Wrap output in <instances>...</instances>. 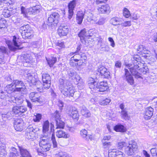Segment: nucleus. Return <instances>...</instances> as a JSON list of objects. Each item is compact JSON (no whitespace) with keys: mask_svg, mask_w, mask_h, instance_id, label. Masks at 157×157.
<instances>
[{"mask_svg":"<svg viewBox=\"0 0 157 157\" xmlns=\"http://www.w3.org/2000/svg\"><path fill=\"white\" fill-rule=\"evenodd\" d=\"M140 58L137 55L135 56L132 59L133 64H126V67L129 69L132 75L136 78H140V67L143 66V63L140 62Z\"/></svg>","mask_w":157,"mask_h":157,"instance_id":"f257e3e1","label":"nucleus"},{"mask_svg":"<svg viewBox=\"0 0 157 157\" xmlns=\"http://www.w3.org/2000/svg\"><path fill=\"white\" fill-rule=\"evenodd\" d=\"M5 89L8 94H10L14 91H17L25 94L27 92L26 86L23 82L18 80H13L11 84L7 85Z\"/></svg>","mask_w":157,"mask_h":157,"instance_id":"f03ea898","label":"nucleus"},{"mask_svg":"<svg viewBox=\"0 0 157 157\" xmlns=\"http://www.w3.org/2000/svg\"><path fill=\"white\" fill-rule=\"evenodd\" d=\"M59 81V88L61 92L65 96H73L75 92L73 87L70 85H67L66 82H65V81L63 79H60Z\"/></svg>","mask_w":157,"mask_h":157,"instance_id":"7ed1b4c3","label":"nucleus"},{"mask_svg":"<svg viewBox=\"0 0 157 157\" xmlns=\"http://www.w3.org/2000/svg\"><path fill=\"white\" fill-rule=\"evenodd\" d=\"M6 43L9 49L12 51L14 52L17 50L21 49L23 47L22 46V43L21 40L15 36H13L12 42L7 40L6 41Z\"/></svg>","mask_w":157,"mask_h":157,"instance_id":"20e7f679","label":"nucleus"},{"mask_svg":"<svg viewBox=\"0 0 157 157\" xmlns=\"http://www.w3.org/2000/svg\"><path fill=\"white\" fill-rule=\"evenodd\" d=\"M25 77L27 80L30 84V85H36V89L38 91L40 92H41L43 91V89L42 87L38 86V85L40 84L41 85L40 82L39 81L37 80L36 79L34 74L28 73L26 75Z\"/></svg>","mask_w":157,"mask_h":157,"instance_id":"39448f33","label":"nucleus"},{"mask_svg":"<svg viewBox=\"0 0 157 157\" xmlns=\"http://www.w3.org/2000/svg\"><path fill=\"white\" fill-rule=\"evenodd\" d=\"M138 145L137 143L133 140L129 141L125 148V152L128 155H133L137 151Z\"/></svg>","mask_w":157,"mask_h":157,"instance_id":"423d86ee","label":"nucleus"},{"mask_svg":"<svg viewBox=\"0 0 157 157\" xmlns=\"http://www.w3.org/2000/svg\"><path fill=\"white\" fill-rule=\"evenodd\" d=\"M20 32L24 39L29 38L33 33V31L30 26L28 25L21 26Z\"/></svg>","mask_w":157,"mask_h":157,"instance_id":"0eeeda50","label":"nucleus"},{"mask_svg":"<svg viewBox=\"0 0 157 157\" xmlns=\"http://www.w3.org/2000/svg\"><path fill=\"white\" fill-rule=\"evenodd\" d=\"M59 15L57 13H54L51 14L48 18L47 23L49 25L56 24L59 21Z\"/></svg>","mask_w":157,"mask_h":157,"instance_id":"6e6552de","label":"nucleus"},{"mask_svg":"<svg viewBox=\"0 0 157 157\" xmlns=\"http://www.w3.org/2000/svg\"><path fill=\"white\" fill-rule=\"evenodd\" d=\"M29 98L33 102H35L41 103L44 101L43 97L41 96L39 93L36 92H33L29 94Z\"/></svg>","mask_w":157,"mask_h":157,"instance_id":"1a4fd4ad","label":"nucleus"},{"mask_svg":"<svg viewBox=\"0 0 157 157\" xmlns=\"http://www.w3.org/2000/svg\"><path fill=\"white\" fill-rule=\"evenodd\" d=\"M51 79V77L48 74L45 73L43 74L42 75L43 86L44 89H48L50 87Z\"/></svg>","mask_w":157,"mask_h":157,"instance_id":"9d476101","label":"nucleus"},{"mask_svg":"<svg viewBox=\"0 0 157 157\" xmlns=\"http://www.w3.org/2000/svg\"><path fill=\"white\" fill-rule=\"evenodd\" d=\"M39 144L41 149L44 151H46L49 150L51 145L47 139H42L40 141Z\"/></svg>","mask_w":157,"mask_h":157,"instance_id":"9b49d317","label":"nucleus"},{"mask_svg":"<svg viewBox=\"0 0 157 157\" xmlns=\"http://www.w3.org/2000/svg\"><path fill=\"white\" fill-rule=\"evenodd\" d=\"M77 1L76 0H73L71 1L68 5V18L69 19H71L73 15V10L76 5Z\"/></svg>","mask_w":157,"mask_h":157,"instance_id":"f8f14e48","label":"nucleus"},{"mask_svg":"<svg viewBox=\"0 0 157 157\" xmlns=\"http://www.w3.org/2000/svg\"><path fill=\"white\" fill-rule=\"evenodd\" d=\"M154 109L151 107H147L143 113L144 118L145 120L150 119L153 115Z\"/></svg>","mask_w":157,"mask_h":157,"instance_id":"ddd939ff","label":"nucleus"},{"mask_svg":"<svg viewBox=\"0 0 157 157\" xmlns=\"http://www.w3.org/2000/svg\"><path fill=\"white\" fill-rule=\"evenodd\" d=\"M24 124L23 121L22 119H17L14 121V128L16 131H21L23 130Z\"/></svg>","mask_w":157,"mask_h":157,"instance_id":"4468645a","label":"nucleus"},{"mask_svg":"<svg viewBox=\"0 0 157 157\" xmlns=\"http://www.w3.org/2000/svg\"><path fill=\"white\" fill-rule=\"evenodd\" d=\"M68 75L70 78L76 82V84H77L80 79V77L79 75L74 70L70 69L68 72Z\"/></svg>","mask_w":157,"mask_h":157,"instance_id":"2eb2a0df","label":"nucleus"},{"mask_svg":"<svg viewBox=\"0 0 157 157\" xmlns=\"http://www.w3.org/2000/svg\"><path fill=\"white\" fill-rule=\"evenodd\" d=\"M92 29H90L88 31H86L85 29H84L81 31L78 34V36L80 37L81 40H84L86 37L91 36L93 34L90 33L92 32Z\"/></svg>","mask_w":157,"mask_h":157,"instance_id":"dca6fc26","label":"nucleus"},{"mask_svg":"<svg viewBox=\"0 0 157 157\" xmlns=\"http://www.w3.org/2000/svg\"><path fill=\"white\" fill-rule=\"evenodd\" d=\"M115 149L109 150V157H124L123 153L121 151H116Z\"/></svg>","mask_w":157,"mask_h":157,"instance_id":"f3484780","label":"nucleus"},{"mask_svg":"<svg viewBox=\"0 0 157 157\" xmlns=\"http://www.w3.org/2000/svg\"><path fill=\"white\" fill-rule=\"evenodd\" d=\"M68 114L73 119L76 121L78 120L79 114L78 111L75 108H73L70 109L68 112Z\"/></svg>","mask_w":157,"mask_h":157,"instance_id":"a211bd4d","label":"nucleus"},{"mask_svg":"<svg viewBox=\"0 0 157 157\" xmlns=\"http://www.w3.org/2000/svg\"><path fill=\"white\" fill-rule=\"evenodd\" d=\"M125 71V77L126 80L131 85H132L134 83V81L133 78L130 74L129 71L127 69H124Z\"/></svg>","mask_w":157,"mask_h":157,"instance_id":"6ab92c4d","label":"nucleus"},{"mask_svg":"<svg viewBox=\"0 0 157 157\" xmlns=\"http://www.w3.org/2000/svg\"><path fill=\"white\" fill-rule=\"evenodd\" d=\"M20 58L23 62L31 63L33 62V59L30 54L23 55L21 56Z\"/></svg>","mask_w":157,"mask_h":157,"instance_id":"aec40b11","label":"nucleus"},{"mask_svg":"<svg viewBox=\"0 0 157 157\" xmlns=\"http://www.w3.org/2000/svg\"><path fill=\"white\" fill-rule=\"evenodd\" d=\"M98 10L99 12L101 13H109L110 12V9L108 4H105L99 7Z\"/></svg>","mask_w":157,"mask_h":157,"instance_id":"412c9836","label":"nucleus"},{"mask_svg":"<svg viewBox=\"0 0 157 157\" xmlns=\"http://www.w3.org/2000/svg\"><path fill=\"white\" fill-rule=\"evenodd\" d=\"M69 29L67 26H60L58 29V32L60 36H64L67 35Z\"/></svg>","mask_w":157,"mask_h":157,"instance_id":"4be33fe9","label":"nucleus"},{"mask_svg":"<svg viewBox=\"0 0 157 157\" xmlns=\"http://www.w3.org/2000/svg\"><path fill=\"white\" fill-rule=\"evenodd\" d=\"M88 85L91 90L93 91V92H98V90L97 89H98L99 83L97 82L94 81L92 82H90L88 83Z\"/></svg>","mask_w":157,"mask_h":157,"instance_id":"5701e85b","label":"nucleus"},{"mask_svg":"<svg viewBox=\"0 0 157 157\" xmlns=\"http://www.w3.org/2000/svg\"><path fill=\"white\" fill-rule=\"evenodd\" d=\"M27 11H28V14L37 13L40 11V6L38 5H36L35 6L27 9Z\"/></svg>","mask_w":157,"mask_h":157,"instance_id":"b1692460","label":"nucleus"},{"mask_svg":"<svg viewBox=\"0 0 157 157\" xmlns=\"http://www.w3.org/2000/svg\"><path fill=\"white\" fill-rule=\"evenodd\" d=\"M56 135L58 138H68L70 137L69 134L62 130H59L56 132Z\"/></svg>","mask_w":157,"mask_h":157,"instance_id":"393cba45","label":"nucleus"},{"mask_svg":"<svg viewBox=\"0 0 157 157\" xmlns=\"http://www.w3.org/2000/svg\"><path fill=\"white\" fill-rule=\"evenodd\" d=\"M98 92H102L106 90L109 88L107 83L106 82H101L99 83Z\"/></svg>","mask_w":157,"mask_h":157,"instance_id":"a878e982","label":"nucleus"},{"mask_svg":"<svg viewBox=\"0 0 157 157\" xmlns=\"http://www.w3.org/2000/svg\"><path fill=\"white\" fill-rule=\"evenodd\" d=\"M20 154L22 157H32L29 152L26 149L21 147H19Z\"/></svg>","mask_w":157,"mask_h":157,"instance_id":"bb28decb","label":"nucleus"},{"mask_svg":"<svg viewBox=\"0 0 157 157\" xmlns=\"http://www.w3.org/2000/svg\"><path fill=\"white\" fill-rule=\"evenodd\" d=\"M81 113L82 116L86 118L90 117L91 115L89 111L84 106L81 107Z\"/></svg>","mask_w":157,"mask_h":157,"instance_id":"cd10ccee","label":"nucleus"},{"mask_svg":"<svg viewBox=\"0 0 157 157\" xmlns=\"http://www.w3.org/2000/svg\"><path fill=\"white\" fill-rule=\"evenodd\" d=\"M138 53L141 54H149L150 53L149 51L146 49L143 45H139L137 48Z\"/></svg>","mask_w":157,"mask_h":157,"instance_id":"c85d7f7f","label":"nucleus"},{"mask_svg":"<svg viewBox=\"0 0 157 157\" xmlns=\"http://www.w3.org/2000/svg\"><path fill=\"white\" fill-rule=\"evenodd\" d=\"M90 17L92 16V17L90 18V21H94V23L93 22H92V23H95L98 25H103L104 23V20L103 18H101L99 19L98 21H97V20L96 19V18L94 16H93L92 14H90Z\"/></svg>","mask_w":157,"mask_h":157,"instance_id":"c756f323","label":"nucleus"},{"mask_svg":"<svg viewBox=\"0 0 157 157\" xmlns=\"http://www.w3.org/2000/svg\"><path fill=\"white\" fill-rule=\"evenodd\" d=\"M114 129L116 132H125L127 130L125 127L121 124H118L115 126L114 127Z\"/></svg>","mask_w":157,"mask_h":157,"instance_id":"7c9ffc66","label":"nucleus"},{"mask_svg":"<svg viewBox=\"0 0 157 157\" xmlns=\"http://www.w3.org/2000/svg\"><path fill=\"white\" fill-rule=\"evenodd\" d=\"M121 19L118 17H114L112 18L110 21V23L114 25H121Z\"/></svg>","mask_w":157,"mask_h":157,"instance_id":"2f4dec72","label":"nucleus"},{"mask_svg":"<svg viewBox=\"0 0 157 157\" xmlns=\"http://www.w3.org/2000/svg\"><path fill=\"white\" fill-rule=\"evenodd\" d=\"M84 17V14L82 11H78L77 14L76 20L78 24H81Z\"/></svg>","mask_w":157,"mask_h":157,"instance_id":"473e14b6","label":"nucleus"},{"mask_svg":"<svg viewBox=\"0 0 157 157\" xmlns=\"http://www.w3.org/2000/svg\"><path fill=\"white\" fill-rule=\"evenodd\" d=\"M49 123L48 121L44 122L43 124V132L44 133H46L49 129Z\"/></svg>","mask_w":157,"mask_h":157,"instance_id":"72a5a7b5","label":"nucleus"},{"mask_svg":"<svg viewBox=\"0 0 157 157\" xmlns=\"http://www.w3.org/2000/svg\"><path fill=\"white\" fill-rule=\"evenodd\" d=\"M18 155L17 150L15 148L12 147L10 149L9 155L10 157H16Z\"/></svg>","mask_w":157,"mask_h":157,"instance_id":"f704fd0d","label":"nucleus"},{"mask_svg":"<svg viewBox=\"0 0 157 157\" xmlns=\"http://www.w3.org/2000/svg\"><path fill=\"white\" fill-rule=\"evenodd\" d=\"M56 128H63L65 126V123L61 119L56 121Z\"/></svg>","mask_w":157,"mask_h":157,"instance_id":"c9c22d12","label":"nucleus"},{"mask_svg":"<svg viewBox=\"0 0 157 157\" xmlns=\"http://www.w3.org/2000/svg\"><path fill=\"white\" fill-rule=\"evenodd\" d=\"M103 148L104 149H109L112 146L111 142L107 141H102Z\"/></svg>","mask_w":157,"mask_h":157,"instance_id":"e433bc0d","label":"nucleus"},{"mask_svg":"<svg viewBox=\"0 0 157 157\" xmlns=\"http://www.w3.org/2000/svg\"><path fill=\"white\" fill-rule=\"evenodd\" d=\"M111 101L110 99L106 98L103 100L100 101L99 103L101 105H106L109 104Z\"/></svg>","mask_w":157,"mask_h":157,"instance_id":"4c0bfd02","label":"nucleus"},{"mask_svg":"<svg viewBox=\"0 0 157 157\" xmlns=\"http://www.w3.org/2000/svg\"><path fill=\"white\" fill-rule=\"evenodd\" d=\"M42 115L39 113H35L33 117V121L35 122H39L41 119Z\"/></svg>","mask_w":157,"mask_h":157,"instance_id":"58836bf2","label":"nucleus"},{"mask_svg":"<svg viewBox=\"0 0 157 157\" xmlns=\"http://www.w3.org/2000/svg\"><path fill=\"white\" fill-rule=\"evenodd\" d=\"M48 63L50 67H51L53 66L54 64L56 62L57 59L55 57H52L51 59H49L48 60H47Z\"/></svg>","mask_w":157,"mask_h":157,"instance_id":"ea45409f","label":"nucleus"},{"mask_svg":"<svg viewBox=\"0 0 157 157\" xmlns=\"http://www.w3.org/2000/svg\"><path fill=\"white\" fill-rule=\"evenodd\" d=\"M56 46L59 47L58 48L59 49L65 48V45L63 42L61 40H58L56 43Z\"/></svg>","mask_w":157,"mask_h":157,"instance_id":"a19ab883","label":"nucleus"},{"mask_svg":"<svg viewBox=\"0 0 157 157\" xmlns=\"http://www.w3.org/2000/svg\"><path fill=\"white\" fill-rule=\"evenodd\" d=\"M98 72L102 76L104 74L105 71H107V69L106 68L103 66H101L98 68Z\"/></svg>","mask_w":157,"mask_h":157,"instance_id":"79ce46f5","label":"nucleus"},{"mask_svg":"<svg viewBox=\"0 0 157 157\" xmlns=\"http://www.w3.org/2000/svg\"><path fill=\"white\" fill-rule=\"evenodd\" d=\"M128 144L124 141H120L117 144V146L119 149H121L123 147H126Z\"/></svg>","mask_w":157,"mask_h":157,"instance_id":"37998d69","label":"nucleus"},{"mask_svg":"<svg viewBox=\"0 0 157 157\" xmlns=\"http://www.w3.org/2000/svg\"><path fill=\"white\" fill-rule=\"evenodd\" d=\"M140 75L143 74L144 75L146 74L148 71V69L147 67L146 66H144L142 68H141V67H140Z\"/></svg>","mask_w":157,"mask_h":157,"instance_id":"c03bdc74","label":"nucleus"},{"mask_svg":"<svg viewBox=\"0 0 157 157\" xmlns=\"http://www.w3.org/2000/svg\"><path fill=\"white\" fill-rule=\"evenodd\" d=\"M51 140L52 141L53 147H57L58 144L56 140L55 137L54 133L52 134Z\"/></svg>","mask_w":157,"mask_h":157,"instance_id":"a18cd8bd","label":"nucleus"},{"mask_svg":"<svg viewBox=\"0 0 157 157\" xmlns=\"http://www.w3.org/2000/svg\"><path fill=\"white\" fill-rule=\"evenodd\" d=\"M7 49L5 47H0V52L1 54V56H1V57L4 58V54L6 53L7 52Z\"/></svg>","mask_w":157,"mask_h":157,"instance_id":"49530a36","label":"nucleus"},{"mask_svg":"<svg viewBox=\"0 0 157 157\" xmlns=\"http://www.w3.org/2000/svg\"><path fill=\"white\" fill-rule=\"evenodd\" d=\"M11 13L8 9H5L2 12V14L5 17H8L11 16Z\"/></svg>","mask_w":157,"mask_h":157,"instance_id":"de8ad7c7","label":"nucleus"},{"mask_svg":"<svg viewBox=\"0 0 157 157\" xmlns=\"http://www.w3.org/2000/svg\"><path fill=\"white\" fill-rule=\"evenodd\" d=\"M42 44L41 40H39L38 41H36L33 42L32 45L34 48H39Z\"/></svg>","mask_w":157,"mask_h":157,"instance_id":"09e8293b","label":"nucleus"},{"mask_svg":"<svg viewBox=\"0 0 157 157\" xmlns=\"http://www.w3.org/2000/svg\"><path fill=\"white\" fill-rule=\"evenodd\" d=\"M61 112L59 111H56L54 113V116L56 121L62 119L61 116H60Z\"/></svg>","mask_w":157,"mask_h":157,"instance_id":"8fccbe9b","label":"nucleus"},{"mask_svg":"<svg viewBox=\"0 0 157 157\" xmlns=\"http://www.w3.org/2000/svg\"><path fill=\"white\" fill-rule=\"evenodd\" d=\"M77 56H78L79 57H80V58L81 59H82L84 61L86 62V57L85 53H82L81 55L76 54V55L73 56V57L74 58L75 57H76Z\"/></svg>","mask_w":157,"mask_h":157,"instance_id":"3c124183","label":"nucleus"},{"mask_svg":"<svg viewBox=\"0 0 157 157\" xmlns=\"http://www.w3.org/2000/svg\"><path fill=\"white\" fill-rule=\"evenodd\" d=\"M124 16L126 18H128L130 16L129 10L126 8H124L123 10Z\"/></svg>","mask_w":157,"mask_h":157,"instance_id":"603ef678","label":"nucleus"},{"mask_svg":"<svg viewBox=\"0 0 157 157\" xmlns=\"http://www.w3.org/2000/svg\"><path fill=\"white\" fill-rule=\"evenodd\" d=\"M150 151L153 157H157V147L151 148Z\"/></svg>","mask_w":157,"mask_h":157,"instance_id":"864d4df0","label":"nucleus"},{"mask_svg":"<svg viewBox=\"0 0 157 157\" xmlns=\"http://www.w3.org/2000/svg\"><path fill=\"white\" fill-rule=\"evenodd\" d=\"M15 103L17 104H20L23 103V99L22 97H17L15 98Z\"/></svg>","mask_w":157,"mask_h":157,"instance_id":"5fc2aeb1","label":"nucleus"},{"mask_svg":"<svg viewBox=\"0 0 157 157\" xmlns=\"http://www.w3.org/2000/svg\"><path fill=\"white\" fill-rule=\"evenodd\" d=\"M19 110V106H14L12 109L13 112L15 114H20Z\"/></svg>","mask_w":157,"mask_h":157,"instance_id":"6e6d98bb","label":"nucleus"},{"mask_svg":"<svg viewBox=\"0 0 157 157\" xmlns=\"http://www.w3.org/2000/svg\"><path fill=\"white\" fill-rule=\"evenodd\" d=\"M35 133L33 132H26V138L28 139L33 138L34 136Z\"/></svg>","mask_w":157,"mask_h":157,"instance_id":"4d7b16f0","label":"nucleus"},{"mask_svg":"<svg viewBox=\"0 0 157 157\" xmlns=\"http://www.w3.org/2000/svg\"><path fill=\"white\" fill-rule=\"evenodd\" d=\"M74 60L76 62L79 61V62L77 63V65L78 66H81L82 65H85L86 63H85V61H84L82 59H74Z\"/></svg>","mask_w":157,"mask_h":157,"instance_id":"13d9d810","label":"nucleus"},{"mask_svg":"<svg viewBox=\"0 0 157 157\" xmlns=\"http://www.w3.org/2000/svg\"><path fill=\"white\" fill-rule=\"evenodd\" d=\"M131 21H124V22H121V27H129L131 26Z\"/></svg>","mask_w":157,"mask_h":157,"instance_id":"bf43d9fd","label":"nucleus"},{"mask_svg":"<svg viewBox=\"0 0 157 157\" xmlns=\"http://www.w3.org/2000/svg\"><path fill=\"white\" fill-rule=\"evenodd\" d=\"M27 9H26L24 7L22 6L21 7V13L25 17H27V15L28 14V11H27Z\"/></svg>","mask_w":157,"mask_h":157,"instance_id":"052dcab7","label":"nucleus"},{"mask_svg":"<svg viewBox=\"0 0 157 157\" xmlns=\"http://www.w3.org/2000/svg\"><path fill=\"white\" fill-rule=\"evenodd\" d=\"M122 117L125 119L128 118V117L127 112L125 110H123L121 111Z\"/></svg>","mask_w":157,"mask_h":157,"instance_id":"680f3d73","label":"nucleus"},{"mask_svg":"<svg viewBox=\"0 0 157 157\" xmlns=\"http://www.w3.org/2000/svg\"><path fill=\"white\" fill-rule=\"evenodd\" d=\"M6 20L2 19H0V29L5 28L6 27Z\"/></svg>","mask_w":157,"mask_h":157,"instance_id":"e2e57ef3","label":"nucleus"},{"mask_svg":"<svg viewBox=\"0 0 157 157\" xmlns=\"http://www.w3.org/2000/svg\"><path fill=\"white\" fill-rule=\"evenodd\" d=\"M87 134V131L85 129H83L80 131V134L83 138L86 137Z\"/></svg>","mask_w":157,"mask_h":157,"instance_id":"0e129e2a","label":"nucleus"},{"mask_svg":"<svg viewBox=\"0 0 157 157\" xmlns=\"http://www.w3.org/2000/svg\"><path fill=\"white\" fill-rule=\"evenodd\" d=\"M35 129H34L31 125L29 126L26 129V132H33L35 133Z\"/></svg>","mask_w":157,"mask_h":157,"instance_id":"69168bd1","label":"nucleus"},{"mask_svg":"<svg viewBox=\"0 0 157 157\" xmlns=\"http://www.w3.org/2000/svg\"><path fill=\"white\" fill-rule=\"evenodd\" d=\"M102 76H103V77L105 78H108L110 77V72L107 70V71H105L104 74Z\"/></svg>","mask_w":157,"mask_h":157,"instance_id":"338daca9","label":"nucleus"},{"mask_svg":"<svg viewBox=\"0 0 157 157\" xmlns=\"http://www.w3.org/2000/svg\"><path fill=\"white\" fill-rule=\"evenodd\" d=\"M108 39L110 43V45L113 47H114L115 46V44L113 39L110 37H109Z\"/></svg>","mask_w":157,"mask_h":157,"instance_id":"774afa93","label":"nucleus"}]
</instances>
